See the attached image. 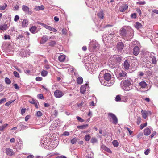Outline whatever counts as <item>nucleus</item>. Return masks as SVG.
I'll list each match as a JSON object with an SVG mask.
<instances>
[{
    "mask_svg": "<svg viewBox=\"0 0 158 158\" xmlns=\"http://www.w3.org/2000/svg\"><path fill=\"white\" fill-rule=\"evenodd\" d=\"M127 28H126V29H125L124 28H122L120 32V34L123 36L125 37L126 35V32H127Z\"/></svg>",
    "mask_w": 158,
    "mask_h": 158,
    "instance_id": "obj_16",
    "label": "nucleus"
},
{
    "mask_svg": "<svg viewBox=\"0 0 158 158\" xmlns=\"http://www.w3.org/2000/svg\"><path fill=\"white\" fill-rule=\"evenodd\" d=\"M86 158H94V154L92 151L88 152V154L85 156Z\"/></svg>",
    "mask_w": 158,
    "mask_h": 158,
    "instance_id": "obj_18",
    "label": "nucleus"
},
{
    "mask_svg": "<svg viewBox=\"0 0 158 158\" xmlns=\"http://www.w3.org/2000/svg\"><path fill=\"white\" fill-rule=\"evenodd\" d=\"M62 33L63 34L65 35L66 34V30L64 28H63L62 30Z\"/></svg>",
    "mask_w": 158,
    "mask_h": 158,
    "instance_id": "obj_60",
    "label": "nucleus"
},
{
    "mask_svg": "<svg viewBox=\"0 0 158 158\" xmlns=\"http://www.w3.org/2000/svg\"><path fill=\"white\" fill-rule=\"evenodd\" d=\"M6 153L7 155L11 156L14 154L13 150L10 148H7L6 149Z\"/></svg>",
    "mask_w": 158,
    "mask_h": 158,
    "instance_id": "obj_10",
    "label": "nucleus"
},
{
    "mask_svg": "<svg viewBox=\"0 0 158 158\" xmlns=\"http://www.w3.org/2000/svg\"><path fill=\"white\" fill-rule=\"evenodd\" d=\"M96 65L94 64L90 63L89 64H86L85 66L87 69L89 71L90 73H92L94 70H95V66Z\"/></svg>",
    "mask_w": 158,
    "mask_h": 158,
    "instance_id": "obj_5",
    "label": "nucleus"
},
{
    "mask_svg": "<svg viewBox=\"0 0 158 158\" xmlns=\"http://www.w3.org/2000/svg\"><path fill=\"white\" fill-rule=\"evenodd\" d=\"M6 101V99L4 98L0 100V104L3 103Z\"/></svg>",
    "mask_w": 158,
    "mask_h": 158,
    "instance_id": "obj_55",
    "label": "nucleus"
},
{
    "mask_svg": "<svg viewBox=\"0 0 158 158\" xmlns=\"http://www.w3.org/2000/svg\"><path fill=\"white\" fill-rule=\"evenodd\" d=\"M57 125V124L56 123V121H54L53 123L51 124L50 126V129L52 130L55 129H56V127Z\"/></svg>",
    "mask_w": 158,
    "mask_h": 158,
    "instance_id": "obj_25",
    "label": "nucleus"
},
{
    "mask_svg": "<svg viewBox=\"0 0 158 158\" xmlns=\"http://www.w3.org/2000/svg\"><path fill=\"white\" fill-rule=\"evenodd\" d=\"M89 106H94V102L93 101H91L89 103Z\"/></svg>",
    "mask_w": 158,
    "mask_h": 158,
    "instance_id": "obj_63",
    "label": "nucleus"
},
{
    "mask_svg": "<svg viewBox=\"0 0 158 158\" xmlns=\"http://www.w3.org/2000/svg\"><path fill=\"white\" fill-rule=\"evenodd\" d=\"M131 17L133 18H136V14L135 13L131 14Z\"/></svg>",
    "mask_w": 158,
    "mask_h": 158,
    "instance_id": "obj_64",
    "label": "nucleus"
},
{
    "mask_svg": "<svg viewBox=\"0 0 158 158\" xmlns=\"http://www.w3.org/2000/svg\"><path fill=\"white\" fill-rule=\"evenodd\" d=\"M36 29L37 27L36 26H33L30 29V30L31 33H34L35 32Z\"/></svg>",
    "mask_w": 158,
    "mask_h": 158,
    "instance_id": "obj_33",
    "label": "nucleus"
},
{
    "mask_svg": "<svg viewBox=\"0 0 158 158\" xmlns=\"http://www.w3.org/2000/svg\"><path fill=\"white\" fill-rule=\"evenodd\" d=\"M151 53H144L141 57V60L144 62L147 63V64H150L151 59L150 58Z\"/></svg>",
    "mask_w": 158,
    "mask_h": 158,
    "instance_id": "obj_3",
    "label": "nucleus"
},
{
    "mask_svg": "<svg viewBox=\"0 0 158 158\" xmlns=\"http://www.w3.org/2000/svg\"><path fill=\"white\" fill-rule=\"evenodd\" d=\"M151 59L152 58V64H155L156 62V58L154 56H152V54H151L150 57V58Z\"/></svg>",
    "mask_w": 158,
    "mask_h": 158,
    "instance_id": "obj_34",
    "label": "nucleus"
},
{
    "mask_svg": "<svg viewBox=\"0 0 158 158\" xmlns=\"http://www.w3.org/2000/svg\"><path fill=\"white\" fill-rule=\"evenodd\" d=\"M76 118L77 120L80 122H83L84 121V120L83 119L79 116H77L76 117Z\"/></svg>",
    "mask_w": 158,
    "mask_h": 158,
    "instance_id": "obj_48",
    "label": "nucleus"
},
{
    "mask_svg": "<svg viewBox=\"0 0 158 158\" xmlns=\"http://www.w3.org/2000/svg\"><path fill=\"white\" fill-rule=\"evenodd\" d=\"M22 10L25 12V13L27 14L29 13V9L28 7L25 6L23 5L22 7Z\"/></svg>",
    "mask_w": 158,
    "mask_h": 158,
    "instance_id": "obj_17",
    "label": "nucleus"
},
{
    "mask_svg": "<svg viewBox=\"0 0 158 158\" xmlns=\"http://www.w3.org/2000/svg\"><path fill=\"white\" fill-rule=\"evenodd\" d=\"M108 117L110 119H112L113 123L115 124H117L118 122V119L114 114L111 113H108Z\"/></svg>",
    "mask_w": 158,
    "mask_h": 158,
    "instance_id": "obj_7",
    "label": "nucleus"
},
{
    "mask_svg": "<svg viewBox=\"0 0 158 158\" xmlns=\"http://www.w3.org/2000/svg\"><path fill=\"white\" fill-rule=\"evenodd\" d=\"M142 26L141 24L139 22H137L136 23L135 25V27L138 29L141 27Z\"/></svg>",
    "mask_w": 158,
    "mask_h": 158,
    "instance_id": "obj_41",
    "label": "nucleus"
},
{
    "mask_svg": "<svg viewBox=\"0 0 158 158\" xmlns=\"http://www.w3.org/2000/svg\"><path fill=\"white\" fill-rule=\"evenodd\" d=\"M128 100L127 96H122L121 97V101L125 102H127Z\"/></svg>",
    "mask_w": 158,
    "mask_h": 158,
    "instance_id": "obj_30",
    "label": "nucleus"
},
{
    "mask_svg": "<svg viewBox=\"0 0 158 158\" xmlns=\"http://www.w3.org/2000/svg\"><path fill=\"white\" fill-rule=\"evenodd\" d=\"M44 7L43 5H41L40 6H36L35 8V10L36 11L39 10H43L44 9Z\"/></svg>",
    "mask_w": 158,
    "mask_h": 158,
    "instance_id": "obj_27",
    "label": "nucleus"
},
{
    "mask_svg": "<svg viewBox=\"0 0 158 158\" xmlns=\"http://www.w3.org/2000/svg\"><path fill=\"white\" fill-rule=\"evenodd\" d=\"M91 138V136L90 135H86L84 137L85 140L86 141H88Z\"/></svg>",
    "mask_w": 158,
    "mask_h": 158,
    "instance_id": "obj_36",
    "label": "nucleus"
},
{
    "mask_svg": "<svg viewBox=\"0 0 158 158\" xmlns=\"http://www.w3.org/2000/svg\"><path fill=\"white\" fill-rule=\"evenodd\" d=\"M29 102L30 103L34 104L37 101H35L34 99H32V100L30 101Z\"/></svg>",
    "mask_w": 158,
    "mask_h": 158,
    "instance_id": "obj_57",
    "label": "nucleus"
},
{
    "mask_svg": "<svg viewBox=\"0 0 158 158\" xmlns=\"http://www.w3.org/2000/svg\"><path fill=\"white\" fill-rule=\"evenodd\" d=\"M127 30L126 32V35L125 37L127 40H130L132 39L134 35V31L130 27H127Z\"/></svg>",
    "mask_w": 158,
    "mask_h": 158,
    "instance_id": "obj_4",
    "label": "nucleus"
},
{
    "mask_svg": "<svg viewBox=\"0 0 158 158\" xmlns=\"http://www.w3.org/2000/svg\"><path fill=\"white\" fill-rule=\"evenodd\" d=\"M125 128H126L129 131L130 135H131V134L132 133V131L130 129L127 127H125Z\"/></svg>",
    "mask_w": 158,
    "mask_h": 158,
    "instance_id": "obj_59",
    "label": "nucleus"
},
{
    "mask_svg": "<svg viewBox=\"0 0 158 158\" xmlns=\"http://www.w3.org/2000/svg\"><path fill=\"white\" fill-rule=\"evenodd\" d=\"M77 139L76 138H74L72 139L71 140V143L72 144H75L77 141Z\"/></svg>",
    "mask_w": 158,
    "mask_h": 158,
    "instance_id": "obj_45",
    "label": "nucleus"
},
{
    "mask_svg": "<svg viewBox=\"0 0 158 158\" xmlns=\"http://www.w3.org/2000/svg\"><path fill=\"white\" fill-rule=\"evenodd\" d=\"M7 124H5L0 127V131H3L4 129L8 126Z\"/></svg>",
    "mask_w": 158,
    "mask_h": 158,
    "instance_id": "obj_37",
    "label": "nucleus"
},
{
    "mask_svg": "<svg viewBox=\"0 0 158 158\" xmlns=\"http://www.w3.org/2000/svg\"><path fill=\"white\" fill-rule=\"evenodd\" d=\"M8 28L7 25L6 24H4L3 25H0V29L2 30H6Z\"/></svg>",
    "mask_w": 158,
    "mask_h": 158,
    "instance_id": "obj_24",
    "label": "nucleus"
},
{
    "mask_svg": "<svg viewBox=\"0 0 158 158\" xmlns=\"http://www.w3.org/2000/svg\"><path fill=\"white\" fill-rule=\"evenodd\" d=\"M28 25V22L26 19H24L22 23V26L23 27H26Z\"/></svg>",
    "mask_w": 158,
    "mask_h": 158,
    "instance_id": "obj_26",
    "label": "nucleus"
},
{
    "mask_svg": "<svg viewBox=\"0 0 158 158\" xmlns=\"http://www.w3.org/2000/svg\"><path fill=\"white\" fill-rule=\"evenodd\" d=\"M38 97L40 99H42L44 98L42 94H39L38 95Z\"/></svg>",
    "mask_w": 158,
    "mask_h": 158,
    "instance_id": "obj_62",
    "label": "nucleus"
},
{
    "mask_svg": "<svg viewBox=\"0 0 158 158\" xmlns=\"http://www.w3.org/2000/svg\"><path fill=\"white\" fill-rule=\"evenodd\" d=\"M106 70L101 71L98 76V78L101 84L105 86H110L113 85L115 81L114 79H111V74L106 72Z\"/></svg>",
    "mask_w": 158,
    "mask_h": 158,
    "instance_id": "obj_1",
    "label": "nucleus"
},
{
    "mask_svg": "<svg viewBox=\"0 0 158 158\" xmlns=\"http://www.w3.org/2000/svg\"><path fill=\"white\" fill-rule=\"evenodd\" d=\"M43 26L45 28H46V29H48V30H49L50 31L51 28V27H52L51 26L47 25L46 24H44V25H43Z\"/></svg>",
    "mask_w": 158,
    "mask_h": 158,
    "instance_id": "obj_52",
    "label": "nucleus"
},
{
    "mask_svg": "<svg viewBox=\"0 0 158 158\" xmlns=\"http://www.w3.org/2000/svg\"><path fill=\"white\" fill-rule=\"evenodd\" d=\"M65 94L64 91L59 90H56L54 92V96L56 98H60L62 97Z\"/></svg>",
    "mask_w": 158,
    "mask_h": 158,
    "instance_id": "obj_8",
    "label": "nucleus"
},
{
    "mask_svg": "<svg viewBox=\"0 0 158 158\" xmlns=\"http://www.w3.org/2000/svg\"><path fill=\"white\" fill-rule=\"evenodd\" d=\"M146 4V2L145 1H139L136 3L137 4L139 5H144Z\"/></svg>",
    "mask_w": 158,
    "mask_h": 158,
    "instance_id": "obj_54",
    "label": "nucleus"
},
{
    "mask_svg": "<svg viewBox=\"0 0 158 158\" xmlns=\"http://www.w3.org/2000/svg\"><path fill=\"white\" fill-rule=\"evenodd\" d=\"M19 126L20 127L21 130H23L28 128V127L27 126L23 125L22 124H19Z\"/></svg>",
    "mask_w": 158,
    "mask_h": 158,
    "instance_id": "obj_40",
    "label": "nucleus"
},
{
    "mask_svg": "<svg viewBox=\"0 0 158 158\" xmlns=\"http://www.w3.org/2000/svg\"><path fill=\"white\" fill-rule=\"evenodd\" d=\"M122 96L120 95H117L115 98V101L117 102H119L121 101Z\"/></svg>",
    "mask_w": 158,
    "mask_h": 158,
    "instance_id": "obj_35",
    "label": "nucleus"
},
{
    "mask_svg": "<svg viewBox=\"0 0 158 158\" xmlns=\"http://www.w3.org/2000/svg\"><path fill=\"white\" fill-rule=\"evenodd\" d=\"M15 101V100H11L7 102L5 104V106H9L11 103H12Z\"/></svg>",
    "mask_w": 158,
    "mask_h": 158,
    "instance_id": "obj_49",
    "label": "nucleus"
},
{
    "mask_svg": "<svg viewBox=\"0 0 158 158\" xmlns=\"http://www.w3.org/2000/svg\"><path fill=\"white\" fill-rule=\"evenodd\" d=\"M141 112L143 117L144 119H146V118L147 115L145 111H144L143 110H142Z\"/></svg>",
    "mask_w": 158,
    "mask_h": 158,
    "instance_id": "obj_39",
    "label": "nucleus"
},
{
    "mask_svg": "<svg viewBox=\"0 0 158 158\" xmlns=\"http://www.w3.org/2000/svg\"><path fill=\"white\" fill-rule=\"evenodd\" d=\"M89 45L90 46L93 47L94 49H97L98 48V44L96 42L93 41L91 42Z\"/></svg>",
    "mask_w": 158,
    "mask_h": 158,
    "instance_id": "obj_11",
    "label": "nucleus"
},
{
    "mask_svg": "<svg viewBox=\"0 0 158 158\" xmlns=\"http://www.w3.org/2000/svg\"><path fill=\"white\" fill-rule=\"evenodd\" d=\"M48 39V37L46 35H44L40 41L41 44H44L45 43Z\"/></svg>",
    "mask_w": 158,
    "mask_h": 158,
    "instance_id": "obj_20",
    "label": "nucleus"
},
{
    "mask_svg": "<svg viewBox=\"0 0 158 158\" xmlns=\"http://www.w3.org/2000/svg\"><path fill=\"white\" fill-rule=\"evenodd\" d=\"M113 144L114 147H118L119 145L118 142L116 140H114L113 141Z\"/></svg>",
    "mask_w": 158,
    "mask_h": 158,
    "instance_id": "obj_42",
    "label": "nucleus"
},
{
    "mask_svg": "<svg viewBox=\"0 0 158 158\" xmlns=\"http://www.w3.org/2000/svg\"><path fill=\"white\" fill-rule=\"evenodd\" d=\"M139 86L143 88L146 87L147 86V84L146 82L144 81H142L139 83Z\"/></svg>",
    "mask_w": 158,
    "mask_h": 158,
    "instance_id": "obj_29",
    "label": "nucleus"
},
{
    "mask_svg": "<svg viewBox=\"0 0 158 158\" xmlns=\"http://www.w3.org/2000/svg\"><path fill=\"white\" fill-rule=\"evenodd\" d=\"M23 37L25 38V37L24 35H23L22 34L19 35L17 37V39H19Z\"/></svg>",
    "mask_w": 158,
    "mask_h": 158,
    "instance_id": "obj_61",
    "label": "nucleus"
},
{
    "mask_svg": "<svg viewBox=\"0 0 158 158\" xmlns=\"http://www.w3.org/2000/svg\"><path fill=\"white\" fill-rule=\"evenodd\" d=\"M128 7V6L126 4L123 5L119 8V10L121 12H124Z\"/></svg>",
    "mask_w": 158,
    "mask_h": 158,
    "instance_id": "obj_19",
    "label": "nucleus"
},
{
    "mask_svg": "<svg viewBox=\"0 0 158 158\" xmlns=\"http://www.w3.org/2000/svg\"><path fill=\"white\" fill-rule=\"evenodd\" d=\"M65 56L64 55H61L59 56L58 59L60 62H63L65 59Z\"/></svg>",
    "mask_w": 158,
    "mask_h": 158,
    "instance_id": "obj_31",
    "label": "nucleus"
},
{
    "mask_svg": "<svg viewBox=\"0 0 158 158\" xmlns=\"http://www.w3.org/2000/svg\"><path fill=\"white\" fill-rule=\"evenodd\" d=\"M123 64V68L126 69H128L130 66V64L128 60H125Z\"/></svg>",
    "mask_w": 158,
    "mask_h": 158,
    "instance_id": "obj_13",
    "label": "nucleus"
},
{
    "mask_svg": "<svg viewBox=\"0 0 158 158\" xmlns=\"http://www.w3.org/2000/svg\"><path fill=\"white\" fill-rule=\"evenodd\" d=\"M48 74V72L45 70L42 71L41 72V75L42 76L45 77Z\"/></svg>",
    "mask_w": 158,
    "mask_h": 158,
    "instance_id": "obj_46",
    "label": "nucleus"
},
{
    "mask_svg": "<svg viewBox=\"0 0 158 158\" xmlns=\"http://www.w3.org/2000/svg\"><path fill=\"white\" fill-rule=\"evenodd\" d=\"M101 148L102 149L106 151L108 153H111V151L110 150V149H109L107 147H106L104 145H103V144L101 146Z\"/></svg>",
    "mask_w": 158,
    "mask_h": 158,
    "instance_id": "obj_21",
    "label": "nucleus"
},
{
    "mask_svg": "<svg viewBox=\"0 0 158 158\" xmlns=\"http://www.w3.org/2000/svg\"><path fill=\"white\" fill-rule=\"evenodd\" d=\"M88 126V124L83 125H82L77 126V128L78 129H85Z\"/></svg>",
    "mask_w": 158,
    "mask_h": 158,
    "instance_id": "obj_28",
    "label": "nucleus"
},
{
    "mask_svg": "<svg viewBox=\"0 0 158 158\" xmlns=\"http://www.w3.org/2000/svg\"><path fill=\"white\" fill-rule=\"evenodd\" d=\"M89 87L87 84L82 85L80 88V93L81 94H84L86 91L88 90Z\"/></svg>",
    "mask_w": 158,
    "mask_h": 158,
    "instance_id": "obj_9",
    "label": "nucleus"
},
{
    "mask_svg": "<svg viewBox=\"0 0 158 158\" xmlns=\"http://www.w3.org/2000/svg\"><path fill=\"white\" fill-rule=\"evenodd\" d=\"M104 15V14L102 11H100L97 13L98 17L100 19H102L103 18Z\"/></svg>",
    "mask_w": 158,
    "mask_h": 158,
    "instance_id": "obj_22",
    "label": "nucleus"
},
{
    "mask_svg": "<svg viewBox=\"0 0 158 158\" xmlns=\"http://www.w3.org/2000/svg\"><path fill=\"white\" fill-rule=\"evenodd\" d=\"M19 19V16L18 15H16L15 16L14 19V21L15 22H16Z\"/></svg>",
    "mask_w": 158,
    "mask_h": 158,
    "instance_id": "obj_56",
    "label": "nucleus"
},
{
    "mask_svg": "<svg viewBox=\"0 0 158 158\" xmlns=\"http://www.w3.org/2000/svg\"><path fill=\"white\" fill-rule=\"evenodd\" d=\"M83 80L82 77H79L77 80V81L78 84H81L83 82Z\"/></svg>",
    "mask_w": 158,
    "mask_h": 158,
    "instance_id": "obj_32",
    "label": "nucleus"
},
{
    "mask_svg": "<svg viewBox=\"0 0 158 158\" xmlns=\"http://www.w3.org/2000/svg\"><path fill=\"white\" fill-rule=\"evenodd\" d=\"M124 47L123 44L121 42L118 43L117 44V48L118 50H122Z\"/></svg>",
    "mask_w": 158,
    "mask_h": 158,
    "instance_id": "obj_14",
    "label": "nucleus"
},
{
    "mask_svg": "<svg viewBox=\"0 0 158 158\" xmlns=\"http://www.w3.org/2000/svg\"><path fill=\"white\" fill-rule=\"evenodd\" d=\"M7 6V5L5 4V5H3L0 6V10H3L5 9Z\"/></svg>",
    "mask_w": 158,
    "mask_h": 158,
    "instance_id": "obj_53",
    "label": "nucleus"
},
{
    "mask_svg": "<svg viewBox=\"0 0 158 158\" xmlns=\"http://www.w3.org/2000/svg\"><path fill=\"white\" fill-rule=\"evenodd\" d=\"M5 83L7 84H10L11 83V81L10 80V79L7 78V77H6L5 79Z\"/></svg>",
    "mask_w": 158,
    "mask_h": 158,
    "instance_id": "obj_43",
    "label": "nucleus"
},
{
    "mask_svg": "<svg viewBox=\"0 0 158 158\" xmlns=\"http://www.w3.org/2000/svg\"><path fill=\"white\" fill-rule=\"evenodd\" d=\"M13 74L17 78H19V73L16 71H14L13 72Z\"/></svg>",
    "mask_w": 158,
    "mask_h": 158,
    "instance_id": "obj_50",
    "label": "nucleus"
},
{
    "mask_svg": "<svg viewBox=\"0 0 158 158\" xmlns=\"http://www.w3.org/2000/svg\"><path fill=\"white\" fill-rule=\"evenodd\" d=\"M126 74L127 73L126 72L122 71L119 74L118 78L119 79L121 80L123 77H125Z\"/></svg>",
    "mask_w": 158,
    "mask_h": 158,
    "instance_id": "obj_15",
    "label": "nucleus"
},
{
    "mask_svg": "<svg viewBox=\"0 0 158 158\" xmlns=\"http://www.w3.org/2000/svg\"><path fill=\"white\" fill-rule=\"evenodd\" d=\"M147 123L146 122L143 124H141L140 126V128L141 129H143L144 127L146 126L147 125Z\"/></svg>",
    "mask_w": 158,
    "mask_h": 158,
    "instance_id": "obj_51",
    "label": "nucleus"
},
{
    "mask_svg": "<svg viewBox=\"0 0 158 158\" xmlns=\"http://www.w3.org/2000/svg\"><path fill=\"white\" fill-rule=\"evenodd\" d=\"M121 86L124 90L129 91L132 89L131 82L130 80H123L121 82Z\"/></svg>",
    "mask_w": 158,
    "mask_h": 158,
    "instance_id": "obj_2",
    "label": "nucleus"
},
{
    "mask_svg": "<svg viewBox=\"0 0 158 158\" xmlns=\"http://www.w3.org/2000/svg\"><path fill=\"white\" fill-rule=\"evenodd\" d=\"M133 53L135 56L138 55L139 53V47L136 46L133 49Z\"/></svg>",
    "mask_w": 158,
    "mask_h": 158,
    "instance_id": "obj_12",
    "label": "nucleus"
},
{
    "mask_svg": "<svg viewBox=\"0 0 158 158\" xmlns=\"http://www.w3.org/2000/svg\"><path fill=\"white\" fill-rule=\"evenodd\" d=\"M97 141L98 140L95 137H93L91 140V143L93 144L97 143Z\"/></svg>",
    "mask_w": 158,
    "mask_h": 158,
    "instance_id": "obj_38",
    "label": "nucleus"
},
{
    "mask_svg": "<svg viewBox=\"0 0 158 158\" xmlns=\"http://www.w3.org/2000/svg\"><path fill=\"white\" fill-rule=\"evenodd\" d=\"M42 114V113L40 111H37L36 114V115L38 117H40Z\"/></svg>",
    "mask_w": 158,
    "mask_h": 158,
    "instance_id": "obj_47",
    "label": "nucleus"
},
{
    "mask_svg": "<svg viewBox=\"0 0 158 158\" xmlns=\"http://www.w3.org/2000/svg\"><path fill=\"white\" fill-rule=\"evenodd\" d=\"M112 60H113L114 61L112 63V65H115L116 64H119L121 60V56L119 55H115L111 59Z\"/></svg>",
    "mask_w": 158,
    "mask_h": 158,
    "instance_id": "obj_6",
    "label": "nucleus"
},
{
    "mask_svg": "<svg viewBox=\"0 0 158 158\" xmlns=\"http://www.w3.org/2000/svg\"><path fill=\"white\" fill-rule=\"evenodd\" d=\"M50 46L53 47L56 44V42L55 41H52L48 43Z\"/></svg>",
    "mask_w": 158,
    "mask_h": 158,
    "instance_id": "obj_44",
    "label": "nucleus"
},
{
    "mask_svg": "<svg viewBox=\"0 0 158 158\" xmlns=\"http://www.w3.org/2000/svg\"><path fill=\"white\" fill-rule=\"evenodd\" d=\"M151 133V130L148 128H146L144 130V134L145 135H148Z\"/></svg>",
    "mask_w": 158,
    "mask_h": 158,
    "instance_id": "obj_23",
    "label": "nucleus"
},
{
    "mask_svg": "<svg viewBox=\"0 0 158 158\" xmlns=\"http://www.w3.org/2000/svg\"><path fill=\"white\" fill-rule=\"evenodd\" d=\"M150 149H149L146 150L144 152V154L146 155H148L150 152Z\"/></svg>",
    "mask_w": 158,
    "mask_h": 158,
    "instance_id": "obj_58",
    "label": "nucleus"
}]
</instances>
